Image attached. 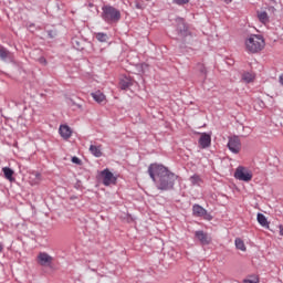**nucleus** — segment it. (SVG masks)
Returning <instances> with one entry per match:
<instances>
[{
    "label": "nucleus",
    "mask_w": 283,
    "mask_h": 283,
    "mask_svg": "<svg viewBox=\"0 0 283 283\" xmlns=\"http://www.w3.org/2000/svg\"><path fill=\"white\" fill-rule=\"evenodd\" d=\"M245 52L249 54H258V52H262L266 46V42L264 41V36L260 34H250L244 41Z\"/></svg>",
    "instance_id": "nucleus-1"
},
{
    "label": "nucleus",
    "mask_w": 283,
    "mask_h": 283,
    "mask_svg": "<svg viewBox=\"0 0 283 283\" xmlns=\"http://www.w3.org/2000/svg\"><path fill=\"white\" fill-rule=\"evenodd\" d=\"M102 19L106 21V23H118L120 21V11L112 6H105L102 8Z\"/></svg>",
    "instance_id": "nucleus-2"
},
{
    "label": "nucleus",
    "mask_w": 283,
    "mask_h": 283,
    "mask_svg": "<svg viewBox=\"0 0 283 283\" xmlns=\"http://www.w3.org/2000/svg\"><path fill=\"white\" fill-rule=\"evenodd\" d=\"M178 177L171 172L167 171V175H164L161 178L157 179L156 185L158 189H161L164 191H167V189H174V182H176V179Z\"/></svg>",
    "instance_id": "nucleus-3"
},
{
    "label": "nucleus",
    "mask_w": 283,
    "mask_h": 283,
    "mask_svg": "<svg viewBox=\"0 0 283 283\" xmlns=\"http://www.w3.org/2000/svg\"><path fill=\"white\" fill-rule=\"evenodd\" d=\"M168 171L167 167L159 164H150L148 167V174L155 182H158L161 177L167 176Z\"/></svg>",
    "instance_id": "nucleus-4"
},
{
    "label": "nucleus",
    "mask_w": 283,
    "mask_h": 283,
    "mask_svg": "<svg viewBox=\"0 0 283 283\" xmlns=\"http://www.w3.org/2000/svg\"><path fill=\"white\" fill-rule=\"evenodd\" d=\"M234 178L243 182H251L253 180V172L245 167L239 166L234 172Z\"/></svg>",
    "instance_id": "nucleus-5"
},
{
    "label": "nucleus",
    "mask_w": 283,
    "mask_h": 283,
    "mask_svg": "<svg viewBox=\"0 0 283 283\" xmlns=\"http://www.w3.org/2000/svg\"><path fill=\"white\" fill-rule=\"evenodd\" d=\"M101 178H102V182L105 187H109V185H116V177L114 176V174L112 171H109V169H104L101 171L99 174Z\"/></svg>",
    "instance_id": "nucleus-6"
},
{
    "label": "nucleus",
    "mask_w": 283,
    "mask_h": 283,
    "mask_svg": "<svg viewBox=\"0 0 283 283\" xmlns=\"http://www.w3.org/2000/svg\"><path fill=\"white\" fill-rule=\"evenodd\" d=\"M53 262H54V258L49 253L40 252L38 254V264H40V266H45L50 269L52 268Z\"/></svg>",
    "instance_id": "nucleus-7"
},
{
    "label": "nucleus",
    "mask_w": 283,
    "mask_h": 283,
    "mask_svg": "<svg viewBox=\"0 0 283 283\" xmlns=\"http://www.w3.org/2000/svg\"><path fill=\"white\" fill-rule=\"evenodd\" d=\"M192 213L197 218H203V220H208V221L213 220V217L211 216V213H208L207 210L202 208V206L200 205H195L192 207Z\"/></svg>",
    "instance_id": "nucleus-8"
},
{
    "label": "nucleus",
    "mask_w": 283,
    "mask_h": 283,
    "mask_svg": "<svg viewBox=\"0 0 283 283\" xmlns=\"http://www.w3.org/2000/svg\"><path fill=\"white\" fill-rule=\"evenodd\" d=\"M228 148L232 154H240V149H242V144L240 143V137L233 136L229 138Z\"/></svg>",
    "instance_id": "nucleus-9"
},
{
    "label": "nucleus",
    "mask_w": 283,
    "mask_h": 283,
    "mask_svg": "<svg viewBox=\"0 0 283 283\" xmlns=\"http://www.w3.org/2000/svg\"><path fill=\"white\" fill-rule=\"evenodd\" d=\"M199 145L201 149H207L208 147H211V135L207 133H201L199 138Z\"/></svg>",
    "instance_id": "nucleus-10"
},
{
    "label": "nucleus",
    "mask_w": 283,
    "mask_h": 283,
    "mask_svg": "<svg viewBox=\"0 0 283 283\" xmlns=\"http://www.w3.org/2000/svg\"><path fill=\"white\" fill-rule=\"evenodd\" d=\"M196 238L201 242V244H211V237L205 233V231L199 230L195 233Z\"/></svg>",
    "instance_id": "nucleus-11"
},
{
    "label": "nucleus",
    "mask_w": 283,
    "mask_h": 283,
    "mask_svg": "<svg viewBox=\"0 0 283 283\" xmlns=\"http://www.w3.org/2000/svg\"><path fill=\"white\" fill-rule=\"evenodd\" d=\"M134 85V80L129 76H122L119 80L120 90H129Z\"/></svg>",
    "instance_id": "nucleus-12"
},
{
    "label": "nucleus",
    "mask_w": 283,
    "mask_h": 283,
    "mask_svg": "<svg viewBox=\"0 0 283 283\" xmlns=\"http://www.w3.org/2000/svg\"><path fill=\"white\" fill-rule=\"evenodd\" d=\"M59 132L62 138H64L65 140L72 137V128H70V126L67 125H61Z\"/></svg>",
    "instance_id": "nucleus-13"
},
{
    "label": "nucleus",
    "mask_w": 283,
    "mask_h": 283,
    "mask_svg": "<svg viewBox=\"0 0 283 283\" xmlns=\"http://www.w3.org/2000/svg\"><path fill=\"white\" fill-rule=\"evenodd\" d=\"M256 17L263 25L270 22L269 13L266 11H256Z\"/></svg>",
    "instance_id": "nucleus-14"
},
{
    "label": "nucleus",
    "mask_w": 283,
    "mask_h": 283,
    "mask_svg": "<svg viewBox=\"0 0 283 283\" xmlns=\"http://www.w3.org/2000/svg\"><path fill=\"white\" fill-rule=\"evenodd\" d=\"M91 96L95 103H105V101H106L105 94H103V92H101V91L91 93Z\"/></svg>",
    "instance_id": "nucleus-15"
},
{
    "label": "nucleus",
    "mask_w": 283,
    "mask_h": 283,
    "mask_svg": "<svg viewBox=\"0 0 283 283\" xmlns=\"http://www.w3.org/2000/svg\"><path fill=\"white\" fill-rule=\"evenodd\" d=\"M2 174H4V178L7 180H9V182H12L14 180V177H12V176H14V170H12V168L3 167L2 168Z\"/></svg>",
    "instance_id": "nucleus-16"
},
{
    "label": "nucleus",
    "mask_w": 283,
    "mask_h": 283,
    "mask_svg": "<svg viewBox=\"0 0 283 283\" xmlns=\"http://www.w3.org/2000/svg\"><path fill=\"white\" fill-rule=\"evenodd\" d=\"M189 181L191 182V185L193 187H200V185H202L205 181L202 180V177H200V175H192L190 178H189Z\"/></svg>",
    "instance_id": "nucleus-17"
},
{
    "label": "nucleus",
    "mask_w": 283,
    "mask_h": 283,
    "mask_svg": "<svg viewBox=\"0 0 283 283\" xmlns=\"http://www.w3.org/2000/svg\"><path fill=\"white\" fill-rule=\"evenodd\" d=\"M90 151L95 158H101L103 156V150H101V146L91 145Z\"/></svg>",
    "instance_id": "nucleus-18"
},
{
    "label": "nucleus",
    "mask_w": 283,
    "mask_h": 283,
    "mask_svg": "<svg viewBox=\"0 0 283 283\" xmlns=\"http://www.w3.org/2000/svg\"><path fill=\"white\" fill-rule=\"evenodd\" d=\"M255 81V74L245 72L242 74L243 83H253Z\"/></svg>",
    "instance_id": "nucleus-19"
},
{
    "label": "nucleus",
    "mask_w": 283,
    "mask_h": 283,
    "mask_svg": "<svg viewBox=\"0 0 283 283\" xmlns=\"http://www.w3.org/2000/svg\"><path fill=\"white\" fill-rule=\"evenodd\" d=\"M256 220L261 227H264L265 229H269V220H266V217L262 213H258Z\"/></svg>",
    "instance_id": "nucleus-20"
},
{
    "label": "nucleus",
    "mask_w": 283,
    "mask_h": 283,
    "mask_svg": "<svg viewBox=\"0 0 283 283\" xmlns=\"http://www.w3.org/2000/svg\"><path fill=\"white\" fill-rule=\"evenodd\" d=\"M95 39H97L99 43H107L109 36L106 33L99 32L95 34Z\"/></svg>",
    "instance_id": "nucleus-21"
},
{
    "label": "nucleus",
    "mask_w": 283,
    "mask_h": 283,
    "mask_svg": "<svg viewBox=\"0 0 283 283\" xmlns=\"http://www.w3.org/2000/svg\"><path fill=\"white\" fill-rule=\"evenodd\" d=\"M235 248L239 249V251H247V245L244 244V241L240 238L235 239L234 241Z\"/></svg>",
    "instance_id": "nucleus-22"
},
{
    "label": "nucleus",
    "mask_w": 283,
    "mask_h": 283,
    "mask_svg": "<svg viewBox=\"0 0 283 283\" xmlns=\"http://www.w3.org/2000/svg\"><path fill=\"white\" fill-rule=\"evenodd\" d=\"M10 52H8V49L0 46V59H2L3 61H6V59H8Z\"/></svg>",
    "instance_id": "nucleus-23"
},
{
    "label": "nucleus",
    "mask_w": 283,
    "mask_h": 283,
    "mask_svg": "<svg viewBox=\"0 0 283 283\" xmlns=\"http://www.w3.org/2000/svg\"><path fill=\"white\" fill-rule=\"evenodd\" d=\"M198 70L200 72V74H202V76H205V78H207V67L203 66V64H198Z\"/></svg>",
    "instance_id": "nucleus-24"
},
{
    "label": "nucleus",
    "mask_w": 283,
    "mask_h": 283,
    "mask_svg": "<svg viewBox=\"0 0 283 283\" xmlns=\"http://www.w3.org/2000/svg\"><path fill=\"white\" fill-rule=\"evenodd\" d=\"M172 3H176V6H186V3H189V0H172Z\"/></svg>",
    "instance_id": "nucleus-25"
},
{
    "label": "nucleus",
    "mask_w": 283,
    "mask_h": 283,
    "mask_svg": "<svg viewBox=\"0 0 283 283\" xmlns=\"http://www.w3.org/2000/svg\"><path fill=\"white\" fill-rule=\"evenodd\" d=\"M72 163L74 165H81V160L78 159V157H72Z\"/></svg>",
    "instance_id": "nucleus-26"
},
{
    "label": "nucleus",
    "mask_w": 283,
    "mask_h": 283,
    "mask_svg": "<svg viewBox=\"0 0 283 283\" xmlns=\"http://www.w3.org/2000/svg\"><path fill=\"white\" fill-rule=\"evenodd\" d=\"M39 63H41L42 65H46L48 61L45 60V57H40Z\"/></svg>",
    "instance_id": "nucleus-27"
},
{
    "label": "nucleus",
    "mask_w": 283,
    "mask_h": 283,
    "mask_svg": "<svg viewBox=\"0 0 283 283\" xmlns=\"http://www.w3.org/2000/svg\"><path fill=\"white\" fill-rule=\"evenodd\" d=\"M279 83H280V85H282V87H283V74L280 75V77H279Z\"/></svg>",
    "instance_id": "nucleus-28"
},
{
    "label": "nucleus",
    "mask_w": 283,
    "mask_h": 283,
    "mask_svg": "<svg viewBox=\"0 0 283 283\" xmlns=\"http://www.w3.org/2000/svg\"><path fill=\"white\" fill-rule=\"evenodd\" d=\"M243 283H258V281H253V280H244Z\"/></svg>",
    "instance_id": "nucleus-29"
},
{
    "label": "nucleus",
    "mask_w": 283,
    "mask_h": 283,
    "mask_svg": "<svg viewBox=\"0 0 283 283\" xmlns=\"http://www.w3.org/2000/svg\"><path fill=\"white\" fill-rule=\"evenodd\" d=\"M279 229H280V235H283V226H279Z\"/></svg>",
    "instance_id": "nucleus-30"
},
{
    "label": "nucleus",
    "mask_w": 283,
    "mask_h": 283,
    "mask_svg": "<svg viewBox=\"0 0 283 283\" xmlns=\"http://www.w3.org/2000/svg\"><path fill=\"white\" fill-rule=\"evenodd\" d=\"M49 36L52 39L54 38V34H52V32H49Z\"/></svg>",
    "instance_id": "nucleus-31"
},
{
    "label": "nucleus",
    "mask_w": 283,
    "mask_h": 283,
    "mask_svg": "<svg viewBox=\"0 0 283 283\" xmlns=\"http://www.w3.org/2000/svg\"><path fill=\"white\" fill-rule=\"evenodd\" d=\"M233 0H224L226 3H231Z\"/></svg>",
    "instance_id": "nucleus-32"
},
{
    "label": "nucleus",
    "mask_w": 283,
    "mask_h": 283,
    "mask_svg": "<svg viewBox=\"0 0 283 283\" xmlns=\"http://www.w3.org/2000/svg\"><path fill=\"white\" fill-rule=\"evenodd\" d=\"M1 251H3V245L0 244V253H1Z\"/></svg>",
    "instance_id": "nucleus-33"
}]
</instances>
